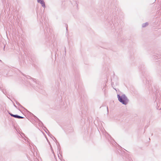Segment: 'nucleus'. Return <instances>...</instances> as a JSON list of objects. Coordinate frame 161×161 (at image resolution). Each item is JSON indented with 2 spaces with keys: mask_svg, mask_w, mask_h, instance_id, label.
Wrapping results in <instances>:
<instances>
[{
  "mask_svg": "<svg viewBox=\"0 0 161 161\" xmlns=\"http://www.w3.org/2000/svg\"><path fill=\"white\" fill-rule=\"evenodd\" d=\"M118 16L117 15V13L116 12L114 13L112 16H110L107 19L109 25H113L112 28L113 29L117 28L118 26V27H119V25L121 22V20L118 19Z\"/></svg>",
  "mask_w": 161,
  "mask_h": 161,
  "instance_id": "obj_1",
  "label": "nucleus"
},
{
  "mask_svg": "<svg viewBox=\"0 0 161 161\" xmlns=\"http://www.w3.org/2000/svg\"><path fill=\"white\" fill-rule=\"evenodd\" d=\"M24 79L25 83L27 85H30L33 87H35V86L38 87L39 84L37 83L36 79L32 78L29 76H25Z\"/></svg>",
  "mask_w": 161,
  "mask_h": 161,
  "instance_id": "obj_2",
  "label": "nucleus"
},
{
  "mask_svg": "<svg viewBox=\"0 0 161 161\" xmlns=\"http://www.w3.org/2000/svg\"><path fill=\"white\" fill-rule=\"evenodd\" d=\"M117 97L118 101L124 105H126L129 102V99L125 94H117Z\"/></svg>",
  "mask_w": 161,
  "mask_h": 161,
  "instance_id": "obj_3",
  "label": "nucleus"
},
{
  "mask_svg": "<svg viewBox=\"0 0 161 161\" xmlns=\"http://www.w3.org/2000/svg\"><path fill=\"white\" fill-rule=\"evenodd\" d=\"M36 154L37 155V153L31 151L29 153L27 154L28 158L31 161H39L36 157Z\"/></svg>",
  "mask_w": 161,
  "mask_h": 161,
  "instance_id": "obj_4",
  "label": "nucleus"
},
{
  "mask_svg": "<svg viewBox=\"0 0 161 161\" xmlns=\"http://www.w3.org/2000/svg\"><path fill=\"white\" fill-rule=\"evenodd\" d=\"M156 101L157 102V109H161V96L158 93L156 94Z\"/></svg>",
  "mask_w": 161,
  "mask_h": 161,
  "instance_id": "obj_5",
  "label": "nucleus"
},
{
  "mask_svg": "<svg viewBox=\"0 0 161 161\" xmlns=\"http://www.w3.org/2000/svg\"><path fill=\"white\" fill-rule=\"evenodd\" d=\"M46 32L45 30V33L46 35H50L51 34V31H52V30L51 29L50 27H48L47 25H46Z\"/></svg>",
  "mask_w": 161,
  "mask_h": 161,
  "instance_id": "obj_6",
  "label": "nucleus"
},
{
  "mask_svg": "<svg viewBox=\"0 0 161 161\" xmlns=\"http://www.w3.org/2000/svg\"><path fill=\"white\" fill-rule=\"evenodd\" d=\"M104 135H105V137L107 138L108 141H109L110 140H113V141L115 143L117 144V143L114 141V139L112 138V137L111 136L106 132H105V133H104Z\"/></svg>",
  "mask_w": 161,
  "mask_h": 161,
  "instance_id": "obj_7",
  "label": "nucleus"
},
{
  "mask_svg": "<svg viewBox=\"0 0 161 161\" xmlns=\"http://www.w3.org/2000/svg\"><path fill=\"white\" fill-rule=\"evenodd\" d=\"M37 2L41 4L42 7L45 8L46 7V5L43 0H37Z\"/></svg>",
  "mask_w": 161,
  "mask_h": 161,
  "instance_id": "obj_8",
  "label": "nucleus"
},
{
  "mask_svg": "<svg viewBox=\"0 0 161 161\" xmlns=\"http://www.w3.org/2000/svg\"><path fill=\"white\" fill-rule=\"evenodd\" d=\"M0 90L2 91L3 94H5V95H6V90L3 88V85L2 86V85H1V86H0Z\"/></svg>",
  "mask_w": 161,
  "mask_h": 161,
  "instance_id": "obj_9",
  "label": "nucleus"
},
{
  "mask_svg": "<svg viewBox=\"0 0 161 161\" xmlns=\"http://www.w3.org/2000/svg\"><path fill=\"white\" fill-rule=\"evenodd\" d=\"M35 119H36V120H37L38 122H37L38 123L39 125L41 126H42L43 125V123L38 118H37V117H35Z\"/></svg>",
  "mask_w": 161,
  "mask_h": 161,
  "instance_id": "obj_10",
  "label": "nucleus"
},
{
  "mask_svg": "<svg viewBox=\"0 0 161 161\" xmlns=\"http://www.w3.org/2000/svg\"><path fill=\"white\" fill-rule=\"evenodd\" d=\"M14 118L19 119H23L24 118V117L20 116L17 114H14Z\"/></svg>",
  "mask_w": 161,
  "mask_h": 161,
  "instance_id": "obj_11",
  "label": "nucleus"
},
{
  "mask_svg": "<svg viewBox=\"0 0 161 161\" xmlns=\"http://www.w3.org/2000/svg\"><path fill=\"white\" fill-rule=\"evenodd\" d=\"M16 104L17 105H19V106H20V107H21V108H22L25 109L26 110V109H25L23 106H22L18 102H17V101H16Z\"/></svg>",
  "mask_w": 161,
  "mask_h": 161,
  "instance_id": "obj_12",
  "label": "nucleus"
},
{
  "mask_svg": "<svg viewBox=\"0 0 161 161\" xmlns=\"http://www.w3.org/2000/svg\"><path fill=\"white\" fill-rule=\"evenodd\" d=\"M148 25V23L147 22H146L145 23H143L142 24V27H145L146 26H147Z\"/></svg>",
  "mask_w": 161,
  "mask_h": 161,
  "instance_id": "obj_13",
  "label": "nucleus"
},
{
  "mask_svg": "<svg viewBox=\"0 0 161 161\" xmlns=\"http://www.w3.org/2000/svg\"><path fill=\"white\" fill-rule=\"evenodd\" d=\"M78 2L77 1H75L74 2V4H75V5L76 6V7H78Z\"/></svg>",
  "mask_w": 161,
  "mask_h": 161,
  "instance_id": "obj_14",
  "label": "nucleus"
},
{
  "mask_svg": "<svg viewBox=\"0 0 161 161\" xmlns=\"http://www.w3.org/2000/svg\"><path fill=\"white\" fill-rule=\"evenodd\" d=\"M50 147H51V149L52 151V153L53 154V155H54V156H55L54 153V152H53V148H52V146H51V145H50Z\"/></svg>",
  "mask_w": 161,
  "mask_h": 161,
  "instance_id": "obj_15",
  "label": "nucleus"
},
{
  "mask_svg": "<svg viewBox=\"0 0 161 161\" xmlns=\"http://www.w3.org/2000/svg\"><path fill=\"white\" fill-rule=\"evenodd\" d=\"M45 129L44 130L47 133V131L45 130H46L48 132H49V131L47 129V128L45 127H44Z\"/></svg>",
  "mask_w": 161,
  "mask_h": 161,
  "instance_id": "obj_16",
  "label": "nucleus"
},
{
  "mask_svg": "<svg viewBox=\"0 0 161 161\" xmlns=\"http://www.w3.org/2000/svg\"><path fill=\"white\" fill-rule=\"evenodd\" d=\"M45 129L44 130L47 133V131L45 130H46L48 132H49V131L47 129V128L45 127H44Z\"/></svg>",
  "mask_w": 161,
  "mask_h": 161,
  "instance_id": "obj_17",
  "label": "nucleus"
},
{
  "mask_svg": "<svg viewBox=\"0 0 161 161\" xmlns=\"http://www.w3.org/2000/svg\"><path fill=\"white\" fill-rule=\"evenodd\" d=\"M9 114L11 116L13 117H14V114H13L11 113H9Z\"/></svg>",
  "mask_w": 161,
  "mask_h": 161,
  "instance_id": "obj_18",
  "label": "nucleus"
},
{
  "mask_svg": "<svg viewBox=\"0 0 161 161\" xmlns=\"http://www.w3.org/2000/svg\"><path fill=\"white\" fill-rule=\"evenodd\" d=\"M68 26L67 25V26H66V33H67V32H68Z\"/></svg>",
  "mask_w": 161,
  "mask_h": 161,
  "instance_id": "obj_19",
  "label": "nucleus"
},
{
  "mask_svg": "<svg viewBox=\"0 0 161 161\" xmlns=\"http://www.w3.org/2000/svg\"><path fill=\"white\" fill-rule=\"evenodd\" d=\"M64 51H65V53H66V47H64Z\"/></svg>",
  "mask_w": 161,
  "mask_h": 161,
  "instance_id": "obj_20",
  "label": "nucleus"
},
{
  "mask_svg": "<svg viewBox=\"0 0 161 161\" xmlns=\"http://www.w3.org/2000/svg\"><path fill=\"white\" fill-rule=\"evenodd\" d=\"M50 135H51V136H53V137L54 138V139L56 140V141H57V140H56V138H55V137H54L52 135L50 134Z\"/></svg>",
  "mask_w": 161,
  "mask_h": 161,
  "instance_id": "obj_21",
  "label": "nucleus"
},
{
  "mask_svg": "<svg viewBox=\"0 0 161 161\" xmlns=\"http://www.w3.org/2000/svg\"><path fill=\"white\" fill-rule=\"evenodd\" d=\"M46 139H47V141L48 142L49 144L50 145V142H49V141L48 140V139H47V138H46Z\"/></svg>",
  "mask_w": 161,
  "mask_h": 161,
  "instance_id": "obj_22",
  "label": "nucleus"
},
{
  "mask_svg": "<svg viewBox=\"0 0 161 161\" xmlns=\"http://www.w3.org/2000/svg\"><path fill=\"white\" fill-rule=\"evenodd\" d=\"M6 7H9V4H8V3H7V4H6Z\"/></svg>",
  "mask_w": 161,
  "mask_h": 161,
  "instance_id": "obj_23",
  "label": "nucleus"
},
{
  "mask_svg": "<svg viewBox=\"0 0 161 161\" xmlns=\"http://www.w3.org/2000/svg\"><path fill=\"white\" fill-rule=\"evenodd\" d=\"M107 111L108 112V107H107Z\"/></svg>",
  "mask_w": 161,
  "mask_h": 161,
  "instance_id": "obj_24",
  "label": "nucleus"
},
{
  "mask_svg": "<svg viewBox=\"0 0 161 161\" xmlns=\"http://www.w3.org/2000/svg\"><path fill=\"white\" fill-rule=\"evenodd\" d=\"M14 106L15 108H17V107L15 105H14Z\"/></svg>",
  "mask_w": 161,
  "mask_h": 161,
  "instance_id": "obj_25",
  "label": "nucleus"
},
{
  "mask_svg": "<svg viewBox=\"0 0 161 161\" xmlns=\"http://www.w3.org/2000/svg\"><path fill=\"white\" fill-rule=\"evenodd\" d=\"M127 159H128V161H130V159H129V158L128 159V158H127Z\"/></svg>",
  "mask_w": 161,
  "mask_h": 161,
  "instance_id": "obj_26",
  "label": "nucleus"
},
{
  "mask_svg": "<svg viewBox=\"0 0 161 161\" xmlns=\"http://www.w3.org/2000/svg\"><path fill=\"white\" fill-rule=\"evenodd\" d=\"M159 58H161V55H160L159 57Z\"/></svg>",
  "mask_w": 161,
  "mask_h": 161,
  "instance_id": "obj_27",
  "label": "nucleus"
},
{
  "mask_svg": "<svg viewBox=\"0 0 161 161\" xmlns=\"http://www.w3.org/2000/svg\"><path fill=\"white\" fill-rule=\"evenodd\" d=\"M5 47V46H4V48H3V49H4H4Z\"/></svg>",
  "mask_w": 161,
  "mask_h": 161,
  "instance_id": "obj_28",
  "label": "nucleus"
},
{
  "mask_svg": "<svg viewBox=\"0 0 161 161\" xmlns=\"http://www.w3.org/2000/svg\"><path fill=\"white\" fill-rule=\"evenodd\" d=\"M35 89H36V90H37V89H36V88H35Z\"/></svg>",
  "mask_w": 161,
  "mask_h": 161,
  "instance_id": "obj_29",
  "label": "nucleus"
},
{
  "mask_svg": "<svg viewBox=\"0 0 161 161\" xmlns=\"http://www.w3.org/2000/svg\"><path fill=\"white\" fill-rule=\"evenodd\" d=\"M158 58H156V59H157L158 58H159V57H158Z\"/></svg>",
  "mask_w": 161,
  "mask_h": 161,
  "instance_id": "obj_30",
  "label": "nucleus"
},
{
  "mask_svg": "<svg viewBox=\"0 0 161 161\" xmlns=\"http://www.w3.org/2000/svg\"><path fill=\"white\" fill-rule=\"evenodd\" d=\"M0 61L1 62V60L0 59Z\"/></svg>",
  "mask_w": 161,
  "mask_h": 161,
  "instance_id": "obj_31",
  "label": "nucleus"
}]
</instances>
